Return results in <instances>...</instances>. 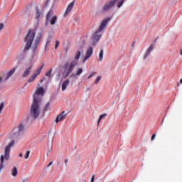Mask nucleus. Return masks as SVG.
<instances>
[{
    "instance_id": "c85d7f7f",
    "label": "nucleus",
    "mask_w": 182,
    "mask_h": 182,
    "mask_svg": "<svg viewBox=\"0 0 182 182\" xmlns=\"http://www.w3.org/2000/svg\"><path fill=\"white\" fill-rule=\"evenodd\" d=\"M50 106V102H47V104L44 107V112H48V109H49Z\"/></svg>"
},
{
    "instance_id": "bb28decb",
    "label": "nucleus",
    "mask_w": 182,
    "mask_h": 182,
    "mask_svg": "<svg viewBox=\"0 0 182 182\" xmlns=\"http://www.w3.org/2000/svg\"><path fill=\"white\" fill-rule=\"evenodd\" d=\"M124 4V0H120L117 3V8H122V6Z\"/></svg>"
},
{
    "instance_id": "6e6552de",
    "label": "nucleus",
    "mask_w": 182,
    "mask_h": 182,
    "mask_svg": "<svg viewBox=\"0 0 182 182\" xmlns=\"http://www.w3.org/2000/svg\"><path fill=\"white\" fill-rule=\"evenodd\" d=\"M69 113H66L65 111H63L55 119V123H59V122H62L63 119L66 118Z\"/></svg>"
},
{
    "instance_id": "f3484780",
    "label": "nucleus",
    "mask_w": 182,
    "mask_h": 182,
    "mask_svg": "<svg viewBox=\"0 0 182 182\" xmlns=\"http://www.w3.org/2000/svg\"><path fill=\"white\" fill-rule=\"evenodd\" d=\"M81 73H83V69L78 68L76 71V73L71 74V75L70 76V77H74V76H79Z\"/></svg>"
},
{
    "instance_id": "4c0bfd02",
    "label": "nucleus",
    "mask_w": 182,
    "mask_h": 182,
    "mask_svg": "<svg viewBox=\"0 0 182 182\" xmlns=\"http://www.w3.org/2000/svg\"><path fill=\"white\" fill-rule=\"evenodd\" d=\"M68 68H69V63H66L63 65V69H67Z\"/></svg>"
},
{
    "instance_id": "4be33fe9",
    "label": "nucleus",
    "mask_w": 182,
    "mask_h": 182,
    "mask_svg": "<svg viewBox=\"0 0 182 182\" xmlns=\"http://www.w3.org/2000/svg\"><path fill=\"white\" fill-rule=\"evenodd\" d=\"M53 16V10H50L46 15L47 21H49V18H50V16Z\"/></svg>"
},
{
    "instance_id": "473e14b6",
    "label": "nucleus",
    "mask_w": 182,
    "mask_h": 182,
    "mask_svg": "<svg viewBox=\"0 0 182 182\" xmlns=\"http://www.w3.org/2000/svg\"><path fill=\"white\" fill-rule=\"evenodd\" d=\"M4 106H5V104L4 102H1L0 104V114H1V113H2V110H3Z\"/></svg>"
},
{
    "instance_id": "3c124183",
    "label": "nucleus",
    "mask_w": 182,
    "mask_h": 182,
    "mask_svg": "<svg viewBox=\"0 0 182 182\" xmlns=\"http://www.w3.org/2000/svg\"><path fill=\"white\" fill-rule=\"evenodd\" d=\"M18 156L19 157H23L22 153H20Z\"/></svg>"
},
{
    "instance_id": "58836bf2",
    "label": "nucleus",
    "mask_w": 182,
    "mask_h": 182,
    "mask_svg": "<svg viewBox=\"0 0 182 182\" xmlns=\"http://www.w3.org/2000/svg\"><path fill=\"white\" fill-rule=\"evenodd\" d=\"M4 23H0V31H2V29H4Z\"/></svg>"
},
{
    "instance_id": "9b49d317",
    "label": "nucleus",
    "mask_w": 182,
    "mask_h": 182,
    "mask_svg": "<svg viewBox=\"0 0 182 182\" xmlns=\"http://www.w3.org/2000/svg\"><path fill=\"white\" fill-rule=\"evenodd\" d=\"M32 66H33L32 64L26 68L24 72L23 73V77H28L29 75H31V70H32Z\"/></svg>"
},
{
    "instance_id": "4d7b16f0",
    "label": "nucleus",
    "mask_w": 182,
    "mask_h": 182,
    "mask_svg": "<svg viewBox=\"0 0 182 182\" xmlns=\"http://www.w3.org/2000/svg\"><path fill=\"white\" fill-rule=\"evenodd\" d=\"M16 59H19V56H17V57L16 58Z\"/></svg>"
},
{
    "instance_id": "412c9836",
    "label": "nucleus",
    "mask_w": 182,
    "mask_h": 182,
    "mask_svg": "<svg viewBox=\"0 0 182 182\" xmlns=\"http://www.w3.org/2000/svg\"><path fill=\"white\" fill-rule=\"evenodd\" d=\"M41 18V11H39V8H36V19H39Z\"/></svg>"
},
{
    "instance_id": "f8f14e48",
    "label": "nucleus",
    "mask_w": 182,
    "mask_h": 182,
    "mask_svg": "<svg viewBox=\"0 0 182 182\" xmlns=\"http://www.w3.org/2000/svg\"><path fill=\"white\" fill-rule=\"evenodd\" d=\"M77 63H79V61L76 60H73L70 65H69V68H68V70L73 72V69H75V66H77Z\"/></svg>"
},
{
    "instance_id": "ea45409f",
    "label": "nucleus",
    "mask_w": 182,
    "mask_h": 182,
    "mask_svg": "<svg viewBox=\"0 0 182 182\" xmlns=\"http://www.w3.org/2000/svg\"><path fill=\"white\" fill-rule=\"evenodd\" d=\"M157 39H159V37H156V38H155L154 41H153L154 46V45H156V43H157Z\"/></svg>"
},
{
    "instance_id": "5701e85b",
    "label": "nucleus",
    "mask_w": 182,
    "mask_h": 182,
    "mask_svg": "<svg viewBox=\"0 0 182 182\" xmlns=\"http://www.w3.org/2000/svg\"><path fill=\"white\" fill-rule=\"evenodd\" d=\"M58 20V16H54L51 20L50 21V23L51 25H55V23H56V21Z\"/></svg>"
},
{
    "instance_id": "a878e982",
    "label": "nucleus",
    "mask_w": 182,
    "mask_h": 182,
    "mask_svg": "<svg viewBox=\"0 0 182 182\" xmlns=\"http://www.w3.org/2000/svg\"><path fill=\"white\" fill-rule=\"evenodd\" d=\"M35 79H36V75H33L31 77H30L28 79L27 82H28V83H32V82H33L35 80Z\"/></svg>"
},
{
    "instance_id": "864d4df0",
    "label": "nucleus",
    "mask_w": 182,
    "mask_h": 182,
    "mask_svg": "<svg viewBox=\"0 0 182 182\" xmlns=\"http://www.w3.org/2000/svg\"><path fill=\"white\" fill-rule=\"evenodd\" d=\"M41 83H43V79H42V80H41Z\"/></svg>"
},
{
    "instance_id": "5fc2aeb1",
    "label": "nucleus",
    "mask_w": 182,
    "mask_h": 182,
    "mask_svg": "<svg viewBox=\"0 0 182 182\" xmlns=\"http://www.w3.org/2000/svg\"><path fill=\"white\" fill-rule=\"evenodd\" d=\"M58 1H59V0H54V2L56 3V2H58Z\"/></svg>"
},
{
    "instance_id": "8fccbe9b",
    "label": "nucleus",
    "mask_w": 182,
    "mask_h": 182,
    "mask_svg": "<svg viewBox=\"0 0 182 182\" xmlns=\"http://www.w3.org/2000/svg\"><path fill=\"white\" fill-rule=\"evenodd\" d=\"M68 14H69V13H66V10H65V14H64V16H65V17L68 16Z\"/></svg>"
},
{
    "instance_id": "6ab92c4d",
    "label": "nucleus",
    "mask_w": 182,
    "mask_h": 182,
    "mask_svg": "<svg viewBox=\"0 0 182 182\" xmlns=\"http://www.w3.org/2000/svg\"><path fill=\"white\" fill-rule=\"evenodd\" d=\"M107 116V114H102L101 115H100L99 118H98V121H97V126H99V124H100V122H102V119H105V117H106Z\"/></svg>"
},
{
    "instance_id": "a211bd4d",
    "label": "nucleus",
    "mask_w": 182,
    "mask_h": 182,
    "mask_svg": "<svg viewBox=\"0 0 182 182\" xmlns=\"http://www.w3.org/2000/svg\"><path fill=\"white\" fill-rule=\"evenodd\" d=\"M73 6H75V1H73V2H71L67 7L66 9V14H69V12H70V11H72V9L73 8Z\"/></svg>"
},
{
    "instance_id": "052dcab7",
    "label": "nucleus",
    "mask_w": 182,
    "mask_h": 182,
    "mask_svg": "<svg viewBox=\"0 0 182 182\" xmlns=\"http://www.w3.org/2000/svg\"><path fill=\"white\" fill-rule=\"evenodd\" d=\"M180 85V82H178V86H179Z\"/></svg>"
},
{
    "instance_id": "f257e3e1",
    "label": "nucleus",
    "mask_w": 182,
    "mask_h": 182,
    "mask_svg": "<svg viewBox=\"0 0 182 182\" xmlns=\"http://www.w3.org/2000/svg\"><path fill=\"white\" fill-rule=\"evenodd\" d=\"M41 100L36 98V95H33V102L30 109V114L27 116L26 122L36 120L41 114Z\"/></svg>"
},
{
    "instance_id": "603ef678",
    "label": "nucleus",
    "mask_w": 182,
    "mask_h": 182,
    "mask_svg": "<svg viewBox=\"0 0 182 182\" xmlns=\"http://www.w3.org/2000/svg\"><path fill=\"white\" fill-rule=\"evenodd\" d=\"M22 182H28V179H24Z\"/></svg>"
},
{
    "instance_id": "bf43d9fd",
    "label": "nucleus",
    "mask_w": 182,
    "mask_h": 182,
    "mask_svg": "<svg viewBox=\"0 0 182 182\" xmlns=\"http://www.w3.org/2000/svg\"><path fill=\"white\" fill-rule=\"evenodd\" d=\"M47 156H49V153L47 152Z\"/></svg>"
},
{
    "instance_id": "cd10ccee",
    "label": "nucleus",
    "mask_w": 182,
    "mask_h": 182,
    "mask_svg": "<svg viewBox=\"0 0 182 182\" xmlns=\"http://www.w3.org/2000/svg\"><path fill=\"white\" fill-rule=\"evenodd\" d=\"M50 42H51L50 41L47 40L46 46H45V50L46 51L48 50V47L50 46Z\"/></svg>"
},
{
    "instance_id": "1a4fd4ad",
    "label": "nucleus",
    "mask_w": 182,
    "mask_h": 182,
    "mask_svg": "<svg viewBox=\"0 0 182 182\" xmlns=\"http://www.w3.org/2000/svg\"><path fill=\"white\" fill-rule=\"evenodd\" d=\"M15 70H16V67H14L11 70H9L6 73L5 78L4 79V81L6 82V80H8V79H9V77H11V76H12V75H14L15 73Z\"/></svg>"
},
{
    "instance_id": "0e129e2a",
    "label": "nucleus",
    "mask_w": 182,
    "mask_h": 182,
    "mask_svg": "<svg viewBox=\"0 0 182 182\" xmlns=\"http://www.w3.org/2000/svg\"><path fill=\"white\" fill-rule=\"evenodd\" d=\"M115 2H117V0H115Z\"/></svg>"
},
{
    "instance_id": "7ed1b4c3",
    "label": "nucleus",
    "mask_w": 182,
    "mask_h": 182,
    "mask_svg": "<svg viewBox=\"0 0 182 182\" xmlns=\"http://www.w3.org/2000/svg\"><path fill=\"white\" fill-rule=\"evenodd\" d=\"M15 146V140H12L6 147L4 150V155H1L0 157V173L1 170L5 167L4 164L5 161H9V159H11V148Z\"/></svg>"
},
{
    "instance_id": "72a5a7b5",
    "label": "nucleus",
    "mask_w": 182,
    "mask_h": 182,
    "mask_svg": "<svg viewBox=\"0 0 182 182\" xmlns=\"http://www.w3.org/2000/svg\"><path fill=\"white\" fill-rule=\"evenodd\" d=\"M101 79H102V76H98L95 80V85H97L99 82H100Z\"/></svg>"
},
{
    "instance_id": "20e7f679",
    "label": "nucleus",
    "mask_w": 182,
    "mask_h": 182,
    "mask_svg": "<svg viewBox=\"0 0 182 182\" xmlns=\"http://www.w3.org/2000/svg\"><path fill=\"white\" fill-rule=\"evenodd\" d=\"M36 36V33L34 30L30 29L27 36L24 38V42L26 43V46L23 50V53H26L28 50L32 48V43H33V39H35V36Z\"/></svg>"
},
{
    "instance_id": "0eeeda50",
    "label": "nucleus",
    "mask_w": 182,
    "mask_h": 182,
    "mask_svg": "<svg viewBox=\"0 0 182 182\" xmlns=\"http://www.w3.org/2000/svg\"><path fill=\"white\" fill-rule=\"evenodd\" d=\"M92 55H93V48L89 47V48L86 51V55L84 58L83 63H85L86 60H87V59L90 58L92 57Z\"/></svg>"
},
{
    "instance_id": "2eb2a0df",
    "label": "nucleus",
    "mask_w": 182,
    "mask_h": 182,
    "mask_svg": "<svg viewBox=\"0 0 182 182\" xmlns=\"http://www.w3.org/2000/svg\"><path fill=\"white\" fill-rule=\"evenodd\" d=\"M45 66L44 64H43L41 67L37 68V70L34 72L33 75L36 76V77H38L39 75H41V73L42 72V70L43 69V67Z\"/></svg>"
},
{
    "instance_id": "49530a36",
    "label": "nucleus",
    "mask_w": 182,
    "mask_h": 182,
    "mask_svg": "<svg viewBox=\"0 0 182 182\" xmlns=\"http://www.w3.org/2000/svg\"><path fill=\"white\" fill-rule=\"evenodd\" d=\"M68 161H69L68 159H65V166H68Z\"/></svg>"
},
{
    "instance_id": "13d9d810",
    "label": "nucleus",
    "mask_w": 182,
    "mask_h": 182,
    "mask_svg": "<svg viewBox=\"0 0 182 182\" xmlns=\"http://www.w3.org/2000/svg\"><path fill=\"white\" fill-rule=\"evenodd\" d=\"M181 55H182V50H181Z\"/></svg>"
},
{
    "instance_id": "c03bdc74",
    "label": "nucleus",
    "mask_w": 182,
    "mask_h": 182,
    "mask_svg": "<svg viewBox=\"0 0 182 182\" xmlns=\"http://www.w3.org/2000/svg\"><path fill=\"white\" fill-rule=\"evenodd\" d=\"M154 139H156V134L151 136V140H154Z\"/></svg>"
},
{
    "instance_id": "680f3d73",
    "label": "nucleus",
    "mask_w": 182,
    "mask_h": 182,
    "mask_svg": "<svg viewBox=\"0 0 182 182\" xmlns=\"http://www.w3.org/2000/svg\"><path fill=\"white\" fill-rule=\"evenodd\" d=\"M46 77H43V80H46Z\"/></svg>"
},
{
    "instance_id": "de8ad7c7",
    "label": "nucleus",
    "mask_w": 182,
    "mask_h": 182,
    "mask_svg": "<svg viewBox=\"0 0 182 182\" xmlns=\"http://www.w3.org/2000/svg\"><path fill=\"white\" fill-rule=\"evenodd\" d=\"M135 43H136V41H134L133 43H132V48H134V45H135Z\"/></svg>"
},
{
    "instance_id": "b1692460",
    "label": "nucleus",
    "mask_w": 182,
    "mask_h": 182,
    "mask_svg": "<svg viewBox=\"0 0 182 182\" xmlns=\"http://www.w3.org/2000/svg\"><path fill=\"white\" fill-rule=\"evenodd\" d=\"M80 55H82V53L80 51H77L75 53V60H79V59H80Z\"/></svg>"
},
{
    "instance_id": "a18cd8bd",
    "label": "nucleus",
    "mask_w": 182,
    "mask_h": 182,
    "mask_svg": "<svg viewBox=\"0 0 182 182\" xmlns=\"http://www.w3.org/2000/svg\"><path fill=\"white\" fill-rule=\"evenodd\" d=\"M91 182H95V175H93L91 178Z\"/></svg>"
},
{
    "instance_id": "6e6d98bb",
    "label": "nucleus",
    "mask_w": 182,
    "mask_h": 182,
    "mask_svg": "<svg viewBox=\"0 0 182 182\" xmlns=\"http://www.w3.org/2000/svg\"><path fill=\"white\" fill-rule=\"evenodd\" d=\"M58 77H60V74H58Z\"/></svg>"
},
{
    "instance_id": "e433bc0d",
    "label": "nucleus",
    "mask_w": 182,
    "mask_h": 182,
    "mask_svg": "<svg viewBox=\"0 0 182 182\" xmlns=\"http://www.w3.org/2000/svg\"><path fill=\"white\" fill-rule=\"evenodd\" d=\"M60 43L59 42V41H55V49H58V48L59 47Z\"/></svg>"
},
{
    "instance_id": "aec40b11",
    "label": "nucleus",
    "mask_w": 182,
    "mask_h": 182,
    "mask_svg": "<svg viewBox=\"0 0 182 182\" xmlns=\"http://www.w3.org/2000/svg\"><path fill=\"white\" fill-rule=\"evenodd\" d=\"M11 174L14 177H16L18 176V168L16 166H14L12 169Z\"/></svg>"
},
{
    "instance_id": "dca6fc26",
    "label": "nucleus",
    "mask_w": 182,
    "mask_h": 182,
    "mask_svg": "<svg viewBox=\"0 0 182 182\" xmlns=\"http://www.w3.org/2000/svg\"><path fill=\"white\" fill-rule=\"evenodd\" d=\"M69 83H70V81L69 80H65L62 83V91L65 92V90L67 89L68 86H69Z\"/></svg>"
},
{
    "instance_id": "37998d69",
    "label": "nucleus",
    "mask_w": 182,
    "mask_h": 182,
    "mask_svg": "<svg viewBox=\"0 0 182 182\" xmlns=\"http://www.w3.org/2000/svg\"><path fill=\"white\" fill-rule=\"evenodd\" d=\"M52 164H53V161H50L48 165H47V168H49L50 166H52Z\"/></svg>"
},
{
    "instance_id": "09e8293b",
    "label": "nucleus",
    "mask_w": 182,
    "mask_h": 182,
    "mask_svg": "<svg viewBox=\"0 0 182 182\" xmlns=\"http://www.w3.org/2000/svg\"><path fill=\"white\" fill-rule=\"evenodd\" d=\"M50 151H52V147H50V149H48V153H50Z\"/></svg>"
},
{
    "instance_id": "c9c22d12",
    "label": "nucleus",
    "mask_w": 182,
    "mask_h": 182,
    "mask_svg": "<svg viewBox=\"0 0 182 182\" xmlns=\"http://www.w3.org/2000/svg\"><path fill=\"white\" fill-rule=\"evenodd\" d=\"M52 39H53V36L52 35H48L46 41H52Z\"/></svg>"
},
{
    "instance_id": "2f4dec72",
    "label": "nucleus",
    "mask_w": 182,
    "mask_h": 182,
    "mask_svg": "<svg viewBox=\"0 0 182 182\" xmlns=\"http://www.w3.org/2000/svg\"><path fill=\"white\" fill-rule=\"evenodd\" d=\"M30 154H31V151H27L26 152L24 159H29V155H30Z\"/></svg>"
},
{
    "instance_id": "79ce46f5",
    "label": "nucleus",
    "mask_w": 182,
    "mask_h": 182,
    "mask_svg": "<svg viewBox=\"0 0 182 182\" xmlns=\"http://www.w3.org/2000/svg\"><path fill=\"white\" fill-rule=\"evenodd\" d=\"M4 80V78H2L1 77H0V85L2 83V81ZM1 89H2V87H1L0 86V90Z\"/></svg>"
},
{
    "instance_id": "9d476101",
    "label": "nucleus",
    "mask_w": 182,
    "mask_h": 182,
    "mask_svg": "<svg viewBox=\"0 0 182 182\" xmlns=\"http://www.w3.org/2000/svg\"><path fill=\"white\" fill-rule=\"evenodd\" d=\"M154 49V45L151 44L149 48H147L144 55V59L146 60L147 59V57L149 55H150L151 50Z\"/></svg>"
},
{
    "instance_id": "f03ea898",
    "label": "nucleus",
    "mask_w": 182,
    "mask_h": 182,
    "mask_svg": "<svg viewBox=\"0 0 182 182\" xmlns=\"http://www.w3.org/2000/svg\"><path fill=\"white\" fill-rule=\"evenodd\" d=\"M110 21V18H107L101 22V24L98 29L95 31L94 34L92 37V46H95L96 43L100 41V38H102V34H100V32L103 31L105 28H106V26L107 25V23Z\"/></svg>"
},
{
    "instance_id": "ddd939ff",
    "label": "nucleus",
    "mask_w": 182,
    "mask_h": 182,
    "mask_svg": "<svg viewBox=\"0 0 182 182\" xmlns=\"http://www.w3.org/2000/svg\"><path fill=\"white\" fill-rule=\"evenodd\" d=\"M38 95H45V90L43 89V87H40L36 91V94L34 95V96H36V99H39V97H38Z\"/></svg>"
},
{
    "instance_id": "e2e57ef3",
    "label": "nucleus",
    "mask_w": 182,
    "mask_h": 182,
    "mask_svg": "<svg viewBox=\"0 0 182 182\" xmlns=\"http://www.w3.org/2000/svg\"><path fill=\"white\" fill-rule=\"evenodd\" d=\"M58 165H60V163H58Z\"/></svg>"
},
{
    "instance_id": "39448f33",
    "label": "nucleus",
    "mask_w": 182,
    "mask_h": 182,
    "mask_svg": "<svg viewBox=\"0 0 182 182\" xmlns=\"http://www.w3.org/2000/svg\"><path fill=\"white\" fill-rule=\"evenodd\" d=\"M43 36V35L42 33H38L36 39L35 40L32 49H33V53H36V50L38 49V45H39V43H41V41H42V37Z\"/></svg>"
},
{
    "instance_id": "393cba45",
    "label": "nucleus",
    "mask_w": 182,
    "mask_h": 182,
    "mask_svg": "<svg viewBox=\"0 0 182 182\" xmlns=\"http://www.w3.org/2000/svg\"><path fill=\"white\" fill-rule=\"evenodd\" d=\"M103 53H104L103 49L100 50V52L99 54V59H98V60H100V62H102V60H103Z\"/></svg>"
},
{
    "instance_id": "7c9ffc66",
    "label": "nucleus",
    "mask_w": 182,
    "mask_h": 182,
    "mask_svg": "<svg viewBox=\"0 0 182 182\" xmlns=\"http://www.w3.org/2000/svg\"><path fill=\"white\" fill-rule=\"evenodd\" d=\"M46 76L48 77H50V76H52V69H50V70L46 73Z\"/></svg>"
},
{
    "instance_id": "4468645a",
    "label": "nucleus",
    "mask_w": 182,
    "mask_h": 182,
    "mask_svg": "<svg viewBox=\"0 0 182 182\" xmlns=\"http://www.w3.org/2000/svg\"><path fill=\"white\" fill-rule=\"evenodd\" d=\"M18 134H22L23 133H25V126L23 125V123H21L18 126Z\"/></svg>"
},
{
    "instance_id": "a19ab883",
    "label": "nucleus",
    "mask_w": 182,
    "mask_h": 182,
    "mask_svg": "<svg viewBox=\"0 0 182 182\" xmlns=\"http://www.w3.org/2000/svg\"><path fill=\"white\" fill-rule=\"evenodd\" d=\"M93 75H96V72L92 73L87 77V79H90V77H92V76H93Z\"/></svg>"
},
{
    "instance_id": "423d86ee",
    "label": "nucleus",
    "mask_w": 182,
    "mask_h": 182,
    "mask_svg": "<svg viewBox=\"0 0 182 182\" xmlns=\"http://www.w3.org/2000/svg\"><path fill=\"white\" fill-rule=\"evenodd\" d=\"M114 7V0L108 1L105 3L104 6L102 7L103 12H107V11H110L112 8Z\"/></svg>"
},
{
    "instance_id": "f704fd0d",
    "label": "nucleus",
    "mask_w": 182,
    "mask_h": 182,
    "mask_svg": "<svg viewBox=\"0 0 182 182\" xmlns=\"http://www.w3.org/2000/svg\"><path fill=\"white\" fill-rule=\"evenodd\" d=\"M49 2H50V0L46 1L45 4H44L45 8H48V6H49Z\"/></svg>"
},
{
    "instance_id": "c756f323",
    "label": "nucleus",
    "mask_w": 182,
    "mask_h": 182,
    "mask_svg": "<svg viewBox=\"0 0 182 182\" xmlns=\"http://www.w3.org/2000/svg\"><path fill=\"white\" fill-rule=\"evenodd\" d=\"M70 73H72V71L67 70L65 75H64V79H66V77H68V76H69L70 75Z\"/></svg>"
}]
</instances>
